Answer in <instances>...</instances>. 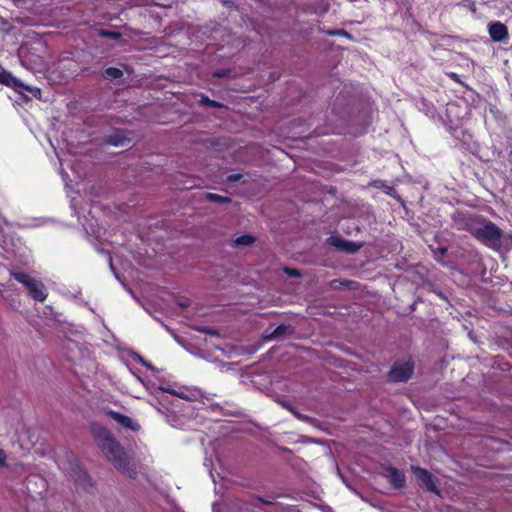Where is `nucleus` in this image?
I'll use <instances>...</instances> for the list:
<instances>
[{
    "label": "nucleus",
    "instance_id": "obj_1",
    "mask_svg": "<svg viewBox=\"0 0 512 512\" xmlns=\"http://www.w3.org/2000/svg\"><path fill=\"white\" fill-rule=\"evenodd\" d=\"M92 433L97 446L107 460L117 470L133 477L136 474L135 469L130 465V459L124 448L116 441L112 434L104 427L96 424L92 426Z\"/></svg>",
    "mask_w": 512,
    "mask_h": 512
},
{
    "label": "nucleus",
    "instance_id": "obj_2",
    "mask_svg": "<svg viewBox=\"0 0 512 512\" xmlns=\"http://www.w3.org/2000/svg\"><path fill=\"white\" fill-rule=\"evenodd\" d=\"M464 228L483 244L494 250H499L507 238L502 230L491 221H487L481 217L471 216L465 220Z\"/></svg>",
    "mask_w": 512,
    "mask_h": 512
},
{
    "label": "nucleus",
    "instance_id": "obj_3",
    "mask_svg": "<svg viewBox=\"0 0 512 512\" xmlns=\"http://www.w3.org/2000/svg\"><path fill=\"white\" fill-rule=\"evenodd\" d=\"M11 276L27 288L29 296L34 300L43 302L47 298L48 293L42 282L23 272L12 271Z\"/></svg>",
    "mask_w": 512,
    "mask_h": 512
},
{
    "label": "nucleus",
    "instance_id": "obj_4",
    "mask_svg": "<svg viewBox=\"0 0 512 512\" xmlns=\"http://www.w3.org/2000/svg\"><path fill=\"white\" fill-rule=\"evenodd\" d=\"M413 369L414 365L411 360L397 362L390 371V378L394 381L404 382L410 378Z\"/></svg>",
    "mask_w": 512,
    "mask_h": 512
},
{
    "label": "nucleus",
    "instance_id": "obj_5",
    "mask_svg": "<svg viewBox=\"0 0 512 512\" xmlns=\"http://www.w3.org/2000/svg\"><path fill=\"white\" fill-rule=\"evenodd\" d=\"M383 475L388 479L394 488L400 489L404 487L406 478L401 470L395 467H388L384 470Z\"/></svg>",
    "mask_w": 512,
    "mask_h": 512
},
{
    "label": "nucleus",
    "instance_id": "obj_6",
    "mask_svg": "<svg viewBox=\"0 0 512 512\" xmlns=\"http://www.w3.org/2000/svg\"><path fill=\"white\" fill-rule=\"evenodd\" d=\"M411 469L414 472L420 485L424 486L429 491H432V492L436 491V487L434 485L432 476L427 470L422 469L417 466H412Z\"/></svg>",
    "mask_w": 512,
    "mask_h": 512
},
{
    "label": "nucleus",
    "instance_id": "obj_7",
    "mask_svg": "<svg viewBox=\"0 0 512 512\" xmlns=\"http://www.w3.org/2000/svg\"><path fill=\"white\" fill-rule=\"evenodd\" d=\"M489 35L492 40L501 42L508 38V31L506 26L501 22H494L489 25Z\"/></svg>",
    "mask_w": 512,
    "mask_h": 512
},
{
    "label": "nucleus",
    "instance_id": "obj_8",
    "mask_svg": "<svg viewBox=\"0 0 512 512\" xmlns=\"http://www.w3.org/2000/svg\"><path fill=\"white\" fill-rule=\"evenodd\" d=\"M328 241L331 245H333L341 250H344L346 252H349V253H354V252L358 251L361 247L360 244L342 240V239H339L336 237H330Z\"/></svg>",
    "mask_w": 512,
    "mask_h": 512
},
{
    "label": "nucleus",
    "instance_id": "obj_9",
    "mask_svg": "<svg viewBox=\"0 0 512 512\" xmlns=\"http://www.w3.org/2000/svg\"><path fill=\"white\" fill-rule=\"evenodd\" d=\"M156 390L162 391V392H169L173 395L178 396L179 398L186 399V400H196L200 396V392L198 390H191V391H176L173 389H170L169 387L165 386H159Z\"/></svg>",
    "mask_w": 512,
    "mask_h": 512
},
{
    "label": "nucleus",
    "instance_id": "obj_10",
    "mask_svg": "<svg viewBox=\"0 0 512 512\" xmlns=\"http://www.w3.org/2000/svg\"><path fill=\"white\" fill-rule=\"evenodd\" d=\"M111 417L121 426L131 430H138L139 425L130 417L120 414L118 412H110Z\"/></svg>",
    "mask_w": 512,
    "mask_h": 512
},
{
    "label": "nucleus",
    "instance_id": "obj_11",
    "mask_svg": "<svg viewBox=\"0 0 512 512\" xmlns=\"http://www.w3.org/2000/svg\"><path fill=\"white\" fill-rule=\"evenodd\" d=\"M0 83L6 84V85H11L14 87H17L20 85V82L15 77H13L10 73L3 70L1 66H0Z\"/></svg>",
    "mask_w": 512,
    "mask_h": 512
},
{
    "label": "nucleus",
    "instance_id": "obj_12",
    "mask_svg": "<svg viewBox=\"0 0 512 512\" xmlns=\"http://www.w3.org/2000/svg\"><path fill=\"white\" fill-rule=\"evenodd\" d=\"M255 238L249 234H243L233 240L235 246H249L254 242Z\"/></svg>",
    "mask_w": 512,
    "mask_h": 512
},
{
    "label": "nucleus",
    "instance_id": "obj_13",
    "mask_svg": "<svg viewBox=\"0 0 512 512\" xmlns=\"http://www.w3.org/2000/svg\"><path fill=\"white\" fill-rule=\"evenodd\" d=\"M72 478L75 480V482L80 483L84 485L87 480L88 476L85 471H83L80 467H76V470L74 472V475H72Z\"/></svg>",
    "mask_w": 512,
    "mask_h": 512
},
{
    "label": "nucleus",
    "instance_id": "obj_14",
    "mask_svg": "<svg viewBox=\"0 0 512 512\" xmlns=\"http://www.w3.org/2000/svg\"><path fill=\"white\" fill-rule=\"evenodd\" d=\"M287 331H288L287 326L280 325L276 329H274V331L272 333L266 335L265 338L268 340L276 339V338L283 336Z\"/></svg>",
    "mask_w": 512,
    "mask_h": 512
},
{
    "label": "nucleus",
    "instance_id": "obj_15",
    "mask_svg": "<svg viewBox=\"0 0 512 512\" xmlns=\"http://www.w3.org/2000/svg\"><path fill=\"white\" fill-rule=\"evenodd\" d=\"M104 76L106 78L118 79V78H121L123 76V72L120 69H118V68L109 67V68L105 69Z\"/></svg>",
    "mask_w": 512,
    "mask_h": 512
},
{
    "label": "nucleus",
    "instance_id": "obj_16",
    "mask_svg": "<svg viewBox=\"0 0 512 512\" xmlns=\"http://www.w3.org/2000/svg\"><path fill=\"white\" fill-rule=\"evenodd\" d=\"M206 197L208 200L213 201V202H218V203H228L231 201V199L228 197H224V196L213 194V193H208L206 195Z\"/></svg>",
    "mask_w": 512,
    "mask_h": 512
},
{
    "label": "nucleus",
    "instance_id": "obj_17",
    "mask_svg": "<svg viewBox=\"0 0 512 512\" xmlns=\"http://www.w3.org/2000/svg\"><path fill=\"white\" fill-rule=\"evenodd\" d=\"M326 34L331 35V36L339 35V36L350 37V35L344 30H329L326 32Z\"/></svg>",
    "mask_w": 512,
    "mask_h": 512
},
{
    "label": "nucleus",
    "instance_id": "obj_18",
    "mask_svg": "<svg viewBox=\"0 0 512 512\" xmlns=\"http://www.w3.org/2000/svg\"><path fill=\"white\" fill-rule=\"evenodd\" d=\"M100 34H101L102 36L110 37V38H113V39H118V38H120V34H119V33H117V32H111V31H104V30H102V31L100 32Z\"/></svg>",
    "mask_w": 512,
    "mask_h": 512
},
{
    "label": "nucleus",
    "instance_id": "obj_19",
    "mask_svg": "<svg viewBox=\"0 0 512 512\" xmlns=\"http://www.w3.org/2000/svg\"><path fill=\"white\" fill-rule=\"evenodd\" d=\"M137 380L140 381L146 388L147 390L151 391L152 393H154L153 389H154V386L148 382V381H144L141 377L137 376Z\"/></svg>",
    "mask_w": 512,
    "mask_h": 512
},
{
    "label": "nucleus",
    "instance_id": "obj_20",
    "mask_svg": "<svg viewBox=\"0 0 512 512\" xmlns=\"http://www.w3.org/2000/svg\"><path fill=\"white\" fill-rule=\"evenodd\" d=\"M135 359H137L139 362H141L144 366L148 367L152 371L155 370V368L148 362H146L140 355L136 354Z\"/></svg>",
    "mask_w": 512,
    "mask_h": 512
},
{
    "label": "nucleus",
    "instance_id": "obj_21",
    "mask_svg": "<svg viewBox=\"0 0 512 512\" xmlns=\"http://www.w3.org/2000/svg\"><path fill=\"white\" fill-rule=\"evenodd\" d=\"M7 455L3 449H0V466H6Z\"/></svg>",
    "mask_w": 512,
    "mask_h": 512
},
{
    "label": "nucleus",
    "instance_id": "obj_22",
    "mask_svg": "<svg viewBox=\"0 0 512 512\" xmlns=\"http://www.w3.org/2000/svg\"><path fill=\"white\" fill-rule=\"evenodd\" d=\"M201 103L208 104V105H211V106H218V104L215 101H212V100L208 99L207 97H202L201 98Z\"/></svg>",
    "mask_w": 512,
    "mask_h": 512
},
{
    "label": "nucleus",
    "instance_id": "obj_23",
    "mask_svg": "<svg viewBox=\"0 0 512 512\" xmlns=\"http://www.w3.org/2000/svg\"><path fill=\"white\" fill-rule=\"evenodd\" d=\"M285 272L290 276H299V272L295 269L286 268Z\"/></svg>",
    "mask_w": 512,
    "mask_h": 512
},
{
    "label": "nucleus",
    "instance_id": "obj_24",
    "mask_svg": "<svg viewBox=\"0 0 512 512\" xmlns=\"http://www.w3.org/2000/svg\"><path fill=\"white\" fill-rule=\"evenodd\" d=\"M228 179H229V180H233V181H235V180H238V179H239V176H238V175H230V176L228 177Z\"/></svg>",
    "mask_w": 512,
    "mask_h": 512
},
{
    "label": "nucleus",
    "instance_id": "obj_25",
    "mask_svg": "<svg viewBox=\"0 0 512 512\" xmlns=\"http://www.w3.org/2000/svg\"><path fill=\"white\" fill-rule=\"evenodd\" d=\"M112 144L118 146V145H121L122 143L118 142V141H115V142H112Z\"/></svg>",
    "mask_w": 512,
    "mask_h": 512
},
{
    "label": "nucleus",
    "instance_id": "obj_26",
    "mask_svg": "<svg viewBox=\"0 0 512 512\" xmlns=\"http://www.w3.org/2000/svg\"><path fill=\"white\" fill-rule=\"evenodd\" d=\"M66 176H67V174L62 172V178H63L64 181L66 180Z\"/></svg>",
    "mask_w": 512,
    "mask_h": 512
}]
</instances>
